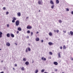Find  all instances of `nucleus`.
I'll list each match as a JSON object with an SVG mask.
<instances>
[{
	"label": "nucleus",
	"mask_w": 73,
	"mask_h": 73,
	"mask_svg": "<svg viewBox=\"0 0 73 73\" xmlns=\"http://www.w3.org/2000/svg\"><path fill=\"white\" fill-rule=\"evenodd\" d=\"M19 24H20V22L19 21L17 20L15 22V25L16 26H18L19 25Z\"/></svg>",
	"instance_id": "obj_1"
},
{
	"label": "nucleus",
	"mask_w": 73,
	"mask_h": 73,
	"mask_svg": "<svg viewBox=\"0 0 73 73\" xmlns=\"http://www.w3.org/2000/svg\"><path fill=\"white\" fill-rule=\"evenodd\" d=\"M32 27L31 26H29V25H28L27 27V29H32Z\"/></svg>",
	"instance_id": "obj_2"
},
{
	"label": "nucleus",
	"mask_w": 73,
	"mask_h": 73,
	"mask_svg": "<svg viewBox=\"0 0 73 73\" xmlns=\"http://www.w3.org/2000/svg\"><path fill=\"white\" fill-rule=\"evenodd\" d=\"M41 60H43L44 61H46V58H44V57L43 56L41 58Z\"/></svg>",
	"instance_id": "obj_3"
},
{
	"label": "nucleus",
	"mask_w": 73,
	"mask_h": 73,
	"mask_svg": "<svg viewBox=\"0 0 73 73\" xmlns=\"http://www.w3.org/2000/svg\"><path fill=\"white\" fill-rule=\"evenodd\" d=\"M10 45H11V44H10L9 43L7 42L6 43V46H9Z\"/></svg>",
	"instance_id": "obj_4"
},
{
	"label": "nucleus",
	"mask_w": 73,
	"mask_h": 73,
	"mask_svg": "<svg viewBox=\"0 0 73 73\" xmlns=\"http://www.w3.org/2000/svg\"><path fill=\"white\" fill-rule=\"evenodd\" d=\"M58 58H60L61 57V55H60V53L59 52L58 53Z\"/></svg>",
	"instance_id": "obj_5"
},
{
	"label": "nucleus",
	"mask_w": 73,
	"mask_h": 73,
	"mask_svg": "<svg viewBox=\"0 0 73 73\" xmlns=\"http://www.w3.org/2000/svg\"><path fill=\"white\" fill-rule=\"evenodd\" d=\"M17 15L18 16L20 17L21 16V13L20 12H18L17 13Z\"/></svg>",
	"instance_id": "obj_6"
},
{
	"label": "nucleus",
	"mask_w": 73,
	"mask_h": 73,
	"mask_svg": "<svg viewBox=\"0 0 73 73\" xmlns=\"http://www.w3.org/2000/svg\"><path fill=\"white\" fill-rule=\"evenodd\" d=\"M54 64L55 65H58V63L56 62H54Z\"/></svg>",
	"instance_id": "obj_7"
},
{
	"label": "nucleus",
	"mask_w": 73,
	"mask_h": 73,
	"mask_svg": "<svg viewBox=\"0 0 73 73\" xmlns=\"http://www.w3.org/2000/svg\"><path fill=\"white\" fill-rule=\"evenodd\" d=\"M50 4H52V5L54 4V3H53V1L52 0L50 1Z\"/></svg>",
	"instance_id": "obj_8"
},
{
	"label": "nucleus",
	"mask_w": 73,
	"mask_h": 73,
	"mask_svg": "<svg viewBox=\"0 0 73 73\" xmlns=\"http://www.w3.org/2000/svg\"><path fill=\"white\" fill-rule=\"evenodd\" d=\"M42 3V1H38V4H40V5H41V3Z\"/></svg>",
	"instance_id": "obj_9"
},
{
	"label": "nucleus",
	"mask_w": 73,
	"mask_h": 73,
	"mask_svg": "<svg viewBox=\"0 0 73 73\" xmlns=\"http://www.w3.org/2000/svg\"><path fill=\"white\" fill-rule=\"evenodd\" d=\"M17 30L19 31H21V28L20 27H18L17 29Z\"/></svg>",
	"instance_id": "obj_10"
},
{
	"label": "nucleus",
	"mask_w": 73,
	"mask_h": 73,
	"mask_svg": "<svg viewBox=\"0 0 73 73\" xmlns=\"http://www.w3.org/2000/svg\"><path fill=\"white\" fill-rule=\"evenodd\" d=\"M36 41H39L40 40V39H39V38H38L37 37L36 38Z\"/></svg>",
	"instance_id": "obj_11"
},
{
	"label": "nucleus",
	"mask_w": 73,
	"mask_h": 73,
	"mask_svg": "<svg viewBox=\"0 0 73 73\" xmlns=\"http://www.w3.org/2000/svg\"><path fill=\"white\" fill-rule=\"evenodd\" d=\"M48 44L49 45H52L53 44V43L51 42H48Z\"/></svg>",
	"instance_id": "obj_12"
},
{
	"label": "nucleus",
	"mask_w": 73,
	"mask_h": 73,
	"mask_svg": "<svg viewBox=\"0 0 73 73\" xmlns=\"http://www.w3.org/2000/svg\"><path fill=\"white\" fill-rule=\"evenodd\" d=\"M7 37H10V35L9 33H7Z\"/></svg>",
	"instance_id": "obj_13"
},
{
	"label": "nucleus",
	"mask_w": 73,
	"mask_h": 73,
	"mask_svg": "<svg viewBox=\"0 0 73 73\" xmlns=\"http://www.w3.org/2000/svg\"><path fill=\"white\" fill-rule=\"evenodd\" d=\"M1 35H3V33H2V32H0V38H1V37H2Z\"/></svg>",
	"instance_id": "obj_14"
},
{
	"label": "nucleus",
	"mask_w": 73,
	"mask_h": 73,
	"mask_svg": "<svg viewBox=\"0 0 73 73\" xmlns=\"http://www.w3.org/2000/svg\"><path fill=\"white\" fill-rule=\"evenodd\" d=\"M70 33L71 35H72V36H73V32L72 31H70Z\"/></svg>",
	"instance_id": "obj_15"
},
{
	"label": "nucleus",
	"mask_w": 73,
	"mask_h": 73,
	"mask_svg": "<svg viewBox=\"0 0 73 73\" xmlns=\"http://www.w3.org/2000/svg\"><path fill=\"white\" fill-rule=\"evenodd\" d=\"M11 36L12 37H15V36L13 34H11Z\"/></svg>",
	"instance_id": "obj_16"
},
{
	"label": "nucleus",
	"mask_w": 73,
	"mask_h": 73,
	"mask_svg": "<svg viewBox=\"0 0 73 73\" xmlns=\"http://www.w3.org/2000/svg\"><path fill=\"white\" fill-rule=\"evenodd\" d=\"M29 62H26L25 63V64L27 65H29Z\"/></svg>",
	"instance_id": "obj_17"
},
{
	"label": "nucleus",
	"mask_w": 73,
	"mask_h": 73,
	"mask_svg": "<svg viewBox=\"0 0 73 73\" xmlns=\"http://www.w3.org/2000/svg\"><path fill=\"white\" fill-rule=\"evenodd\" d=\"M49 36H52V34L51 32L49 33Z\"/></svg>",
	"instance_id": "obj_18"
},
{
	"label": "nucleus",
	"mask_w": 73,
	"mask_h": 73,
	"mask_svg": "<svg viewBox=\"0 0 73 73\" xmlns=\"http://www.w3.org/2000/svg\"><path fill=\"white\" fill-rule=\"evenodd\" d=\"M23 61H27V59H26V58H23Z\"/></svg>",
	"instance_id": "obj_19"
},
{
	"label": "nucleus",
	"mask_w": 73,
	"mask_h": 73,
	"mask_svg": "<svg viewBox=\"0 0 73 73\" xmlns=\"http://www.w3.org/2000/svg\"><path fill=\"white\" fill-rule=\"evenodd\" d=\"M13 20L15 21V20H16V18L15 17H13Z\"/></svg>",
	"instance_id": "obj_20"
},
{
	"label": "nucleus",
	"mask_w": 73,
	"mask_h": 73,
	"mask_svg": "<svg viewBox=\"0 0 73 73\" xmlns=\"http://www.w3.org/2000/svg\"><path fill=\"white\" fill-rule=\"evenodd\" d=\"M27 49H28V51H31V48H30L28 47L27 48Z\"/></svg>",
	"instance_id": "obj_21"
},
{
	"label": "nucleus",
	"mask_w": 73,
	"mask_h": 73,
	"mask_svg": "<svg viewBox=\"0 0 73 73\" xmlns=\"http://www.w3.org/2000/svg\"><path fill=\"white\" fill-rule=\"evenodd\" d=\"M59 3V1L58 0H56V4H58Z\"/></svg>",
	"instance_id": "obj_22"
},
{
	"label": "nucleus",
	"mask_w": 73,
	"mask_h": 73,
	"mask_svg": "<svg viewBox=\"0 0 73 73\" xmlns=\"http://www.w3.org/2000/svg\"><path fill=\"white\" fill-rule=\"evenodd\" d=\"M63 49H66V47L65 46V45L63 47Z\"/></svg>",
	"instance_id": "obj_23"
},
{
	"label": "nucleus",
	"mask_w": 73,
	"mask_h": 73,
	"mask_svg": "<svg viewBox=\"0 0 73 73\" xmlns=\"http://www.w3.org/2000/svg\"><path fill=\"white\" fill-rule=\"evenodd\" d=\"M54 5H52L51 6V8H52V9H53V8H54Z\"/></svg>",
	"instance_id": "obj_24"
},
{
	"label": "nucleus",
	"mask_w": 73,
	"mask_h": 73,
	"mask_svg": "<svg viewBox=\"0 0 73 73\" xmlns=\"http://www.w3.org/2000/svg\"><path fill=\"white\" fill-rule=\"evenodd\" d=\"M38 70H35V73H38Z\"/></svg>",
	"instance_id": "obj_25"
},
{
	"label": "nucleus",
	"mask_w": 73,
	"mask_h": 73,
	"mask_svg": "<svg viewBox=\"0 0 73 73\" xmlns=\"http://www.w3.org/2000/svg\"><path fill=\"white\" fill-rule=\"evenodd\" d=\"M21 70H24V67H22L21 68Z\"/></svg>",
	"instance_id": "obj_26"
},
{
	"label": "nucleus",
	"mask_w": 73,
	"mask_h": 73,
	"mask_svg": "<svg viewBox=\"0 0 73 73\" xmlns=\"http://www.w3.org/2000/svg\"><path fill=\"white\" fill-rule=\"evenodd\" d=\"M49 54H50V55H52L53 54V53L51 52H49Z\"/></svg>",
	"instance_id": "obj_27"
},
{
	"label": "nucleus",
	"mask_w": 73,
	"mask_h": 73,
	"mask_svg": "<svg viewBox=\"0 0 73 73\" xmlns=\"http://www.w3.org/2000/svg\"><path fill=\"white\" fill-rule=\"evenodd\" d=\"M27 33H31V32L29 31H27Z\"/></svg>",
	"instance_id": "obj_28"
},
{
	"label": "nucleus",
	"mask_w": 73,
	"mask_h": 73,
	"mask_svg": "<svg viewBox=\"0 0 73 73\" xmlns=\"http://www.w3.org/2000/svg\"><path fill=\"white\" fill-rule=\"evenodd\" d=\"M66 11H67V12H68L69 11V9L67 8L66 9Z\"/></svg>",
	"instance_id": "obj_29"
},
{
	"label": "nucleus",
	"mask_w": 73,
	"mask_h": 73,
	"mask_svg": "<svg viewBox=\"0 0 73 73\" xmlns=\"http://www.w3.org/2000/svg\"><path fill=\"white\" fill-rule=\"evenodd\" d=\"M45 70L43 69L42 70L41 72H44Z\"/></svg>",
	"instance_id": "obj_30"
},
{
	"label": "nucleus",
	"mask_w": 73,
	"mask_h": 73,
	"mask_svg": "<svg viewBox=\"0 0 73 73\" xmlns=\"http://www.w3.org/2000/svg\"><path fill=\"white\" fill-rule=\"evenodd\" d=\"M59 22L60 23H62V21L61 20H59Z\"/></svg>",
	"instance_id": "obj_31"
},
{
	"label": "nucleus",
	"mask_w": 73,
	"mask_h": 73,
	"mask_svg": "<svg viewBox=\"0 0 73 73\" xmlns=\"http://www.w3.org/2000/svg\"><path fill=\"white\" fill-rule=\"evenodd\" d=\"M6 15H8V14H9V12L8 11L6 12Z\"/></svg>",
	"instance_id": "obj_32"
},
{
	"label": "nucleus",
	"mask_w": 73,
	"mask_h": 73,
	"mask_svg": "<svg viewBox=\"0 0 73 73\" xmlns=\"http://www.w3.org/2000/svg\"><path fill=\"white\" fill-rule=\"evenodd\" d=\"M15 21L14 20H13L12 21V23H15Z\"/></svg>",
	"instance_id": "obj_33"
},
{
	"label": "nucleus",
	"mask_w": 73,
	"mask_h": 73,
	"mask_svg": "<svg viewBox=\"0 0 73 73\" xmlns=\"http://www.w3.org/2000/svg\"><path fill=\"white\" fill-rule=\"evenodd\" d=\"M33 32H31V36H32V35H33Z\"/></svg>",
	"instance_id": "obj_34"
},
{
	"label": "nucleus",
	"mask_w": 73,
	"mask_h": 73,
	"mask_svg": "<svg viewBox=\"0 0 73 73\" xmlns=\"http://www.w3.org/2000/svg\"><path fill=\"white\" fill-rule=\"evenodd\" d=\"M3 10H5V9H6L5 7H4L3 8Z\"/></svg>",
	"instance_id": "obj_35"
},
{
	"label": "nucleus",
	"mask_w": 73,
	"mask_h": 73,
	"mask_svg": "<svg viewBox=\"0 0 73 73\" xmlns=\"http://www.w3.org/2000/svg\"><path fill=\"white\" fill-rule=\"evenodd\" d=\"M28 49H27V48L26 49V52H28Z\"/></svg>",
	"instance_id": "obj_36"
},
{
	"label": "nucleus",
	"mask_w": 73,
	"mask_h": 73,
	"mask_svg": "<svg viewBox=\"0 0 73 73\" xmlns=\"http://www.w3.org/2000/svg\"><path fill=\"white\" fill-rule=\"evenodd\" d=\"M60 49H62V46H60Z\"/></svg>",
	"instance_id": "obj_37"
},
{
	"label": "nucleus",
	"mask_w": 73,
	"mask_h": 73,
	"mask_svg": "<svg viewBox=\"0 0 73 73\" xmlns=\"http://www.w3.org/2000/svg\"><path fill=\"white\" fill-rule=\"evenodd\" d=\"M9 24L7 25V27H9Z\"/></svg>",
	"instance_id": "obj_38"
},
{
	"label": "nucleus",
	"mask_w": 73,
	"mask_h": 73,
	"mask_svg": "<svg viewBox=\"0 0 73 73\" xmlns=\"http://www.w3.org/2000/svg\"><path fill=\"white\" fill-rule=\"evenodd\" d=\"M58 32H59V30H57L56 31L57 33H58Z\"/></svg>",
	"instance_id": "obj_39"
},
{
	"label": "nucleus",
	"mask_w": 73,
	"mask_h": 73,
	"mask_svg": "<svg viewBox=\"0 0 73 73\" xmlns=\"http://www.w3.org/2000/svg\"><path fill=\"white\" fill-rule=\"evenodd\" d=\"M19 31H17V34H19Z\"/></svg>",
	"instance_id": "obj_40"
},
{
	"label": "nucleus",
	"mask_w": 73,
	"mask_h": 73,
	"mask_svg": "<svg viewBox=\"0 0 73 73\" xmlns=\"http://www.w3.org/2000/svg\"><path fill=\"white\" fill-rule=\"evenodd\" d=\"M71 14H72V15H73V11H72L71 13Z\"/></svg>",
	"instance_id": "obj_41"
},
{
	"label": "nucleus",
	"mask_w": 73,
	"mask_h": 73,
	"mask_svg": "<svg viewBox=\"0 0 73 73\" xmlns=\"http://www.w3.org/2000/svg\"><path fill=\"white\" fill-rule=\"evenodd\" d=\"M44 42V40H41L42 42Z\"/></svg>",
	"instance_id": "obj_42"
},
{
	"label": "nucleus",
	"mask_w": 73,
	"mask_h": 73,
	"mask_svg": "<svg viewBox=\"0 0 73 73\" xmlns=\"http://www.w3.org/2000/svg\"><path fill=\"white\" fill-rule=\"evenodd\" d=\"M63 32H64V33H66V31H63Z\"/></svg>",
	"instance_id": "obj_43"
},
{
	"label": "nucleus",
	"mask_w": 73,
	"mask_h": 73,
	"mask_svg": "<svg viewBox=\"0 0 73 73\" xmlns=\"http://www.w3.org/2000/svg\"><path fill=\"white\" fill-rule=\"evenodd\" d=\"M15 66H17V64H15Z\"/></svg>",
	"instance_id": "obj_44"
},
{
	"label": "nucleus",
	"mask_w": 73,
	"mask_h": 73,
	"mask_svg": "<svg viewBox=\"0 0 73 73\" xmlns=\"http://www.w3.org/2000/svg\"><path fill=\"white\" fill-rule=\"evenodd\" d=\"M36 34H38V32H36Z\"/></svg>",
	"instance_id": "obj_45"
},
{
	"label": "nucleus",
	"mask_w": 73,
	"mask_h": 73,
	"mask_svg": "<svg viewBox=\"0 0 73 73\" xmlns=\"http://www.w3.org/2000/svg\"><path fill=\"white\" fill-rule=\"evenodd\" d=\"M54 32H56V30H54Z\"/></svg>",
	"instance_id": "obj_46"
},
{
	"label": "nucleus",
	"mask_w": 73,
	"mask_h": 73,
	"mask_svg": "<svg viewBox=\"0 0 73 73\" xmlns=\"http://www.w3.org/2000/svg\"><path fill=\"white\" fill-rule=\"evenodd\" d=\"M0 73H4V72H0Z\"/></svg>",
	"instance_id": "obj_47"
},
{
	"label": "nucleus",
	"mask_w": 73,
	"mask_h": 73,
	"mask_svg": "<svg viewBox=\"0 0 73 73\" xmlns=\"http://www.w3.org/2000/svg\"><path fill=\"white\" fill-rule=\"evenodd\" d=\"M71 60H73V58H71Z\"/></svg>",
	"instance_id": "obj_48"
},
{
	"label": "nucleus",
	"mask_w": 73,
	"mask_h": 73,
	"mask_svg": "<svg viewBox=\"0 0 73 73\" xmlns=\"http://www.w3.org/2000/svg\"><path fill=\"white\" fill-rule=\"evenodd\" d=\"M15 44L16 45H17V43H15Z\"/></svg>",
	"instance_id": "obj_49"
},
{
	"label": "nucleus",
	"mask_w": 73,
	"mask_h": 73,
	"mask_svg": "<svg viewBox=\"0 0 73 73\" xmlns=\"http://www.w3.org/2000/svg\"><path fill=\"white\" fill-rule=\"evenodd\" d=\"M26 19H28V17H26Z\"/></svg>",
	"instance_id": "obj_50"
},
{
	"label": "nucleus",
	"mask_w": 73,
	"mask_h": 73,
	"mask_svg": "<svg viewBox=\"0 0 73 73\" xmlns=\"http://www.w3.org/2000/svg\"><path fill=\"white\" fill-rule=\"evenodd\" d=\"M57 69H56L55 70V71H57Z\"/></svg>",
	"instance_id": "obj_51"
},
{
	"label": "nucleus",
	"mask_w": 73,
	"mask_h": 73,
	"mask_svg": "<svg viewBox=\"0 0 73 73\" xmlns=\"http://www.w3.org/2000/svg\"><path fill=\"white\" fill-rule=\"evenodd\" d=\"M13 70H15V68H13Z\"/></svg>",
	"instance_id": "obj_52"
},
{
	"label": "nucleus",
	"mask_w": 73,
	"mask_h": 73,
	"mask_svg": "<svg viewBox=\"0 0 73 73\" xmlns=\"http://www.w3.org/2000/svg\"><path fill=\"white\" fill-rule=\"evenodd\" d=\"M44 73H48V72H44Z\"/></svg>",
	"instance_id": "obj_53"
},
{
	"label": "nucleus",
	"mask_w": 73,
	"mask_h": 73,
	"mask_svg": "<svg viewBox=\"0 0 73 73\" xmlns=\"http://www.w3.org/2000/svg\"><path fill=\"white\" fill-rule=\"evenodd\" d=\"M40 12V10L39 11V12Z\"/></svg>",
	"instance_id": "obj_54"
},
{
	"label": "nucleus",
	"mask_w": 73,
	"mask_h": 73,
	"mask_svg": "<svg viewBox=\"0 0 73 73\" xmlns=\"http://www.w3.org/2000/svg\"><path fill=\"white\" fill-rule=\"evenodd\" d=\"M1 62H3V61H1Z\"/></svg>",
	"instance_id": "obj_55"
},
{
	"label": "nucleus",
	"mask_w": 73,
	"mask_h": 73,
	"mask_svg": "<svg viewBox=\"0 0 73 73\" xmlns=\"http://www.w3.org/2000/svg\"><path fill=\"white\" fill-rule=\"evenodd\" d=\"M1 50V48L0 49V50Z\"/></svg>",
	"instance_id": "obj_56"
},
{
	"label": "nucleus",
	"mask_w": 73,
	"mask_h": 73,
	"mask_svg": "<svg viewBox=\"0 0 73 73\" xmlns=\"http://www.w3.org/2000/svg\"><path fill=\"white\" fill-rule=\"evenodd\" d=\"M62 73H64V72H62Z\"/></svg>",
	"instance_id": "obj_57"
},
{
	"label": "nucleus",
	"mask_w": 73,
	"mask_h": 73,
	"mask_svg": "<svg viewBox=\"0 0 73 73\" xmlns=\"http://www.w3.org/2000/svg\"><path fill=\"white\" fill-rule=\"evenodd\" d=\"M69 35H70V33H69Z\"/></svg>",
	"instance_id": "obj_58"
},
{
	"label": "nucleus",
	"mask_w": 73,
	"mask_h": 73,
	"mask_svg": "<svg viewBox=\"0 0 73 73\" xmlns=\"http://www.w3.org/2000/svg\"><path fill=\"white\" fill-rule=\"evenodd\" d=\"M28 38H29V37H28Z\"/></svg>",
	"instance_id": "obj_59"
}]
</instances>
